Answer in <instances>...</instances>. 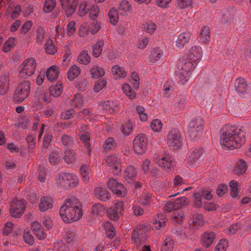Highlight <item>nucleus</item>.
Segmentation results:
<instances>
[{
  "mask_svg": "<svg viewBox=\"0 0 251 251\" xmlns=\"http://www.w3.org/2000/svg\"><path fill=\"white\" fill-rule=\"evenodd\" d=\"M246 141L243 127L226 125L222 129L220 144L225 148L233 150L240 147Z\"/></svg>",
  "mask_w": 251,
  "mask_h": 251,
  "instance_id": "1",
  "label": "nucleus"
},
{
  "mask_svg": "<svg viewBox=\"0 0 251 251\" xmlns=\"http://www.w3.org/2000/svg\"><path fill=\"white\" fill-rule=\"evenodd\" d=\"M82 206L75 197L67 200L59 210V215L65 223H69L78 221L82 216Z\"/></svg>",
  "mask_w": 251,
  "mask_h": 251,
  "instance_id": "2",
  "label": "nucleus"
},
{
  "mask_svg": "<svg viewBox=\"0 0 251 251\" xmlns=\"http://www.w3.org/2000/svg\"><path fill=\"white\" fill-rule=\"evenodd\" d=\"M55 184L61 188L70 189L77 186L78 180L77 176L73 174L60 172L55 176Z\"/></svg>",
  "mask_w": 251,
  "mask_h": 251,
  "instance_id": "3",
  "label": "nucleus"
},
{
  "mask_svg": "<svg viewBox=\"0 0 251 251\" xmlns=\"http://www.w3.org/2000/svg\"><path fill=\"white\" fill-rule=\"evenodd\" d=\"M195 66V64L189 60H183L177 64L176 73L181 83L184 84L188 81L190 72Z\"/></svg>",
  "mask_w": 251,
  "mask_h": 251,
  "instance_id": "4",
  "label": "nucleus"
},
{
  "mask_svg": "<svg viewBox=\"0 0 251 251\" xmlns=\"http://www.w3.org/2000/svg\"><path fill=\"white\" fill-rule=\"evenodd\" d=\"M204 120L201 117H197L192 120L188 127L189 136L192 140L200 138L204 128Z\"/></svg>",
  "mask_w": 251,
  "mask_h": 251,
  "instance_id": "5",
  "label": "nucleus"
},
{
  "mask_svg": "<svg viewBox=\"0 0 251 251\" xmlns=\"http://www.w3.org/2000/svg\"><path fill=\"white\" fill-rule=\"evenodd\" d=\"M36 68L35 60L32 57L27 58L22 63V67L19 72V76L25 79L31 76L34 74Z\"/></svg>",
  "mask_w": 251,
  "mask_h": 251,
  "instance_id": "6",
  "label": "nucleus"
},
{
  "mask_svg": "<svg viewBox=\"0 0 251 251\" xmlns=\"http://www.w3.org/2000/svg\"><path fill=\"white\" fill-rule=\"evenodd\" d=\"M30 83L29 81H24L20 83L15 90L13 99L15 101L22 102L26 98L30 92Z\"/></svg>",
  "mask_w": 251,
  "mask_h": 251,
  "instance_id": "7",
  "label": "nucleus"
},
{
  "mask_svg": "<svg viewBox=\"0 0 251 251\" xmlns=\"http://www.w3.org/2000/svg\"><path fill=\"white\" fill-rule=\"evenodd\" d=\"M167 143L170 148L176 150L182 144V139L179 131L176 128L171 129L167 137Z\"/></svg>",
  "mask_w": 251,
  "mask_h": 251,
  "instance_id": "8",
  "label": "nucleus"
},
{
  "mask_svg": "<svg viewBox=\"0 0 251 251\" xmlns=\"http://www.w3.org/2000/svg\"><path fill=\"white\" fill-rule=\"evenodd\" d=\"M148 143V140L144 134H138L133 141L134 151L137 154H142L147 148Z\"/></svg>",
  "mask_w": 251,
  "mask_h": 251,
  "instance_id": "9",
  "label": "nucleus"
},
{
  "mask_svg": "<svg viewBox=\"0 0 251 251\" xmlns=\"http://www.w3.org/2000/svg\"><path fill=\"white\" fill-rule=\"evenodd\" d=\"M154 159L160 167L165 170H170L173 166V158L168 154H156Z\"/></svg>",
  "mask_w": 251,
  "mask_h": 251,
  "instance_id": "10",
  "label": "nucleus"
},
{
  "mask_svg": "<svg viewBox=\"0 0 251 251\" xmlns=\"http://www.w3.org/2000/svg\"><path fill=\"white\" fill-rule=\"evenodd\" d=\"M124 204L123 202L116 201L113 206L107 210V214L110 219L112 220H118L122 215L124 210Z\"/></svg>",
  "mask_w": 251,
  "mask_h": 251,
  "instance_id": "11",
  "label": "nucleus"
},
{
  "mask_svg": "<svg viewBox=\"0 0 251 251\" xmlns=\"http://www.w3.org/2000/svg\"><path fill=\"white\" fill-rule=\"evenodd\" d=\"M25 208V201L23 199H16L11 203L10 213L12 217H21Z\"/></svg>",
  "mask_w": 251,
  "mask_h": 251,
  "instance_id": "12",
  "label": "nucleus"
},
{
  "mask_svg": "<svg viewBox=\"0 0 251 251\" xmlns=\"http://www.w3.org/2000/svg\"><path fill=\"white\" fill-rule=\"evenodd\" d=\"M202 49L199 46H193L187 49V58L196 65L202 57Z\"/></svg>",
  "mask_w": 251,
  "mask_h": 251,
  "instance_id": "13",
  "label": "nucleus"
},
{
  "mask_svg": "<svg viewBox=\"0 0 251 251\" xmlns=\"http://www.w3.org/2000/svg\"><path fill=\"white\" fill-rule=\"evenodd\" d=\"M107 185L113 193L119 197H123L126 194V189L124 186L113 178H109Z\"/></svg>",
  "mask_w": 251,
  "mask_h": 251,
  "instance_id": "14",
  "label": "nucleus"
},
{
  "mask_svg": "<svg viewBox=\"0 0 251 251\" xmlns=\"http://www.w3.org/2000/svg\"><path fill=\"white\" fill-rule=\"evenodd\" d=\"M131 238L137 248L139 249V245H143L147 239V235L144 228H137L132 232Z\"/></svg>",
  "mask_w": 251,
  "mask_h": 251,
  "instance_id": "15",
  "label": "nucleus"
},
{
  "mask_svg": "<svg viewBox=\"0 0 251 251\" xmlns=\"http://www.w3.org/2000/svg\"><path fill=\"white\" fill-rule=\"evenodd\" d=\"M203 149L201 148H194L187 153L185 161L189 165H193L197 163L200 159Z\"/></svg>",
  "mask_w": 251,
  "mask_h": 251,
  "instance_id": "16",
  "label": "nucleus"
},
{
  "mask_svg": "<svg viewBox=\"0 0 251 251\" xmlns=\"http://www.w3.org/2000/svg\"><path fill=\"white\" fill-rule=\"evenodd\" d=\"M80 140L85 145L89 155L91 153V145L90 143V134L87 127L85 126L81 127V130L79 133Z\"/></svg>",
  "mask_w": 251,
  "mask_h": 251,
  "instance_id": "17",
  "label": "nucleus"
},
{
  "mask_svg": "<svg viewBox=\"0 0 251 251\" xmlns=\"http://www.w3.org/2000/svg\"><path fill=\"white\" fill-rule=\"evenodd\" d=\"M62 9L64 11L65 14L71 16L75 11L76 7V2L71 0H59Z\"/></svg>",
  "mask_w": 251,
  "mask_h": 251,
  "instance_id": "18",
  "label": "nucleus"
},
{
  "mask_svg": "<svg viewBox=\"0 0 251 251\" xmlns=\"http://www.w3.org/2000/svg\"><path fill=\"white\" fill-rule=\"evenodd\" d=\"M118 103L117 101L108 100L99 104V110H101L103 113L109 112L112 113L118 109Z\"/></svg>",
  "mask_w": 251,
  "mask_h": 251,
  "instance_id": "19",
  "label": "nucleus"
},
{
  "mask_svg": "<svg viewBox=\"0 0 251 251\" xmlns=\"http://www.w3.org/2000/svg\"><path fill=\"white\" fill-rule=\"evenodd\" d=\"M191 34L189 32H184L180 33L176 41V46L179 50L183 49L190 41Z\"/></svg>",
  "mask_w": 251,
  "mask_h": 251,
  "instance_id": "20",
  "label": "nucleus"
},
{
  "mask_svg": "<svg viewBox=\"0 0 251 251\" xmlns=\"http://www.w3.org/2000/svg\"><path fill=\"white\" fill-rule=\"evenodd\" d=\"M53 206V200L50 197L43 196L41 197L38 204V208L40 211L45 212Z\"/></svg>",
  "mask_w": 251,
  "mask_h": 251,
  "instance_id": "21",
  "label": "nucleus"
},
{
  "mask_svg": "<svg viewBox=\"0 0 251 251\" xmlns=\"http://www.w3.org/2000/svg\"><path fill=\"white\" fill-rule=\"evenodd\" d=\"M9 87V74L7 72H3V75L0 77V94L4 95L6 94Z\"/></svg>",
  "mask_w": 251,
  "mask_h": 251,
  "instance_id": "22",
  "label": "nucleus"
},
{
  "mask_svg": "<svg viewBox=\"0 0 251 251\" xmlns=\"http://www.w3.org/2000/svg\"><path fill=\"white\" fill-rule=\"evenodd\" d=\"M216 238V234L212 231H206L201 235V243L203 246L209 247Z\"/></svg>",
  "mask_w": 251,
  "mask_h": 251,
  "instance_id": "23",
  "label": "nucleus"
},
{
  "mask_svg": "<svg viewBox=\"0 0 251 251\" xmlns=\"http://www.w3.org/2000/svg\"><path fill=\"white\" fill-rule=\"evenodd\" d=\"M235 88L238 94H245L248 90L246 81L243 78H237L234 82Z\"/></svg>",
  "mask_w": 251,
  "mask_h": 251,
  "instance_id": "24",
  "label": "nucleus"
},
{
  "mask_svg": "<svg viewBox=\"0 0 251 251\" xmlns=\"http://www.w3.org/2000/svg\"><path fill=\"white\" fill-rule=\"evenodd\" d=\"M154 197L151 193L144 192L139 199V202L146 207L151 206L154 201Z\"/></svg>",
  "mask_w": 251,
  "mask_h": 251,
  "instance_id": "25",
  "label": "nucleus"
},
{
  "mask_svg": "<svg viewBox=\"0 0 251 251\" xmlns=\"http://www.w3.org/2000/svg\"><path fill=\"white\" fill-rule=\"evenodd\" d=\"M210 38V28L208 26H203L198 37L199 41L202 44H207Z\"/></svg>",
  "mask_w": 251,
  "mask_h": 251,
  "instance_id": "26",
  "label": "nucleus"
},
{
  "mask_svg": "<svg viewBox=\"0 0 251 251\" xmlns=\"http://www.w3.org/2000/svg\"><path fill=\"white\" fill-rule=\"evenodd\" d=\"M96 196L103 201H105L109 199L110 194L105 188L97 187L95 189Z\"/></svg>",
  "mask_w": 251,
  "mask_h": 251,
  "instance_id": "27",
  "label": "nucleus"
},
{
  "mask_svg": "<svg viewBox=\"0 0 251 251\" xmlns=\"http://www.w3.org/2000/svg\"><path fill=\"white\" fill-rule=\"evenodd\" d=\"M111 71L115 79L125 78L127 75V72L125 68L120 67L119 65L114 66Z\"/></svg>",
  "mask_w": 251,
  "mask_h": 251,
  "instance_id": "28",
  "label": "nucleus"
},
{
  "mask_svg": "<svg viewBox=\"0 0 251 251\" xmlns=\"http://www.w3.org/2000/svg\"><path fill=\"white\" fill-rule=\"evenodd\" d=\"M59 75V69L56 66L50 67L47 71L46 75L49 81H53L55 80Z\"/></svg>",
  "mask_w": 251,
  "mask_h": 251,
  "instance_id": "29",
  "label": "nucleus"
},
{
  "mask_svg": "<svg viewBox=\"0 0 251 251\" xmlns=\"http://www.w3.org/2000/svg\"><path fill=\"white\" fill-rule=\"evenodd\" d=\"M136 176V171L132 166H128L125 172L124 177L127 183H130Z\"/></svg>",
  "mask_w": 251,
  "mask_h": 251,
  "instance_id": "30",
  "label": "nucleus"
},
{
  "mask_svg": "<svg viewBox=\"0 0 251 251\" xmlns=\"http://www.w3.org/2000/svg\"><path fill=\"white\" fill-rule=\"evenodd\" d=\"M80 73L81 69L80 67L74 65L70 67L68 73L67 77L70 81H73L79 76Z\"/></svg>",
  "mask_w": 251,
  "mask_h": 251,
  "instance_id": "31",
  "label": "nucleus"
},
{
  "mask_svg": "<svg viewBox=\"0 0 251 251\" xmlns=\"http://www.w3.org/2000/svg\"><path fill=\"white\" fill-rule=\"evenodd\" d=\"M247 164L244 160H239L236 164L233 172L235 174L240 175L245 173L247 170Z\"/></svg>",
  "mask_w": 251,
  "mask_h": 251,
  "instance_id": "32",
  "label": "nucleus"
},
{
  "mask_svg": "<svg viewBox=\"0 0 251 251\" xmlns=\"http://www.w3.org/2000/svg\"><path fill=\"white\" fill-rule=\"evenodd\" d=\"M106 234V236L110 239H113L115 237V229L111 223L106 221L102 224Z\"/></svg>",
  "mask_w": 251,
  "mask_h": 251,
  "instance_id": "33",
  "label": "nucleus"
},
{
  "mask_svg": "<svg viewBox=\"0 0 251 251\" xmlns=\"http://www.w3.org/2000/svg\"><path fill=\"white\" fill-rule=\"evenodd\" d=\"M45 50L49 54H54L57 52V47L52 40L49 39L47 40L45 45Z\"/></svg>",
  "mask_w": 251,
  "mask_h": 251,
  "instance_id": "34",
  "label": "nucleus"
},
{
  "mask_svg": "<svg viewBox=\"0 0 251 251\" xmlns=\"http://www.w3.org/2000/svg\"><path fill=\"white\" fill-rule=\"evenodd\" d=\"M79 171L82 180L88 182L90 179V168L86 165H82L80 167Z\"/></svg>",
  "mask_w": 251,
  "mask_h": 251,
  "instance_id": "35",
  "label": "nucleus"
},
{
  "mask_svg": "<svg viewBox=\"0 0 251 251\" xmlns=\"http://www.w3.org/2000/svg\"><path fill=\"white\" fill-rule=\"evenodd\" d=\"M77 157L76 152L73 150H66L64 152L63 159L68 164L73 163Z\"/></svg>",
  "mask_w": 251,
  "mask_h": 251,
  "instance_id": "36",
  "label": "nucleus"
},
{
  "mask_svg": "<svg viewBox=\"0 0 251 251\" xmlns=\"http://www.w3.org/2000/svg\"><path fill=\"white\" fill-rule=\"evenodd\" d=\"M17 43V39L14 37H10L4 43L2 50L4 52H7L10 51L14 48Z\"/></svg>",
  "mask_w": 251,
  "mask_h": 251,
  "instance_id": "37",
  "label": "nucleus"
},
{
  "mask_svg": "<svg viewBox=\"0 0 251 251\" xmlns=\"http://www.w3.org/2000/svg\"><path fill=\"white\" fill-rule=\"evenodd\" d=\"M156 25L151 21H148L142 24V28L145 32L152 34L156 29Z\"/></svg>",
  "mask_w": 251,
  "mask_h": 251,
  "instance_id": "38",
  "label": "nucleus"
},
{
  "mask_svg": "<svg viewBox=\"0 0 251 251\" xmlns=\"http://www.w3.org/2000/svg\"><path fill=\"white\" fill-rule=\"evenodd\" d=\"M50 94L54 97H59L63 91V87L61 84L57 83L56 85L51 86L49 88Z\"/></svg>",
  "mask_w": 251,
  "mask_h": 251,
  "instance_id": "39",
  "label": "nucleus"
},
{
  "mask_svg": "<svg viewBox=\"0 0 251 251\" xmlns=\"http://www.w3.org/2000/svg\"><path fill=\"white\" fill-rule=\"evenodd\" d=\"M174 246V240L170 237H167L163 241L161 249H162L163 251H172Z\"/></svg>",
  "mask_w": 251,
  "mask_h": 251,
  "instance_id": "40",
  "label": "nucleus"
},
{
  "mask_svg": "<svg viewBox=\"0 0 251 251\" xmlns=\"http://www.w3.org/2000/svg\"><path fill=\"white\" fill-rule=\"evenodd\" d=\"M105 161L107 166L110 168L111 167L115 166L116 164L121 162V160L118 156L116 155H109L105 158Z\"/></svg>",
  "mask_w": 251,
  "mask_h": 251,
  "instance_id": "41",
  "label": "nucleus"
},
{
  "mask_svg": "<svg viewBox=\"0 0 251 251\" xmlns=\"http://www.w3.org/2000/svg\"><path fill=\"white\" fill-rule=\"evenodd\" d=\"M61 142L63 146L70 147L74 145V139L72 136L64 134L61 136Z\"/></svg>",
  "mask_w": 251,
  "mask_h": 251,
  "instance_id": "42",
  "label": "nucleus"
},
{
  "mask_svg": "<svg viewBox=\"0 0 251 251\" xmlns=\"http://www.w3.org/2000/svg\"><path fill=\"white\" fill-rule=\"evenodd\" d=\"M90 73L92 77L95 78L102 76L105 74V71L102 68L96 66L91 68Z\"/></svg>",
  "mask_w": 251,
  "mask_h": 251,
  "instance_id": "43",
  "label": "nucleus"
},
{
  "mask_svg": "<svg viewBox=\"0 0 251 251\" xmlns=\"http://www.w3.org/2000/svg\"><path fill=\"white\" fill-rule=\"evenodd\" d=\"M122 89L124 93L130 99H134L136 97V93L134 92L133 90L131 88L130 86L127 83H125L122 85Z\"/></svg>",
  "mask_w": 251,
  "mask_h": 251,
  "instance_id": "44",
  "label": "nucleus"
},
{
  "mask_svg": "<svg viewBox=\"0 0 251 251\" xmlns=\"http://www.w3.org/2000/svg\"><path fill=\"white\" fill-rule=\"evenodd\" d=\"M56 2L55 0H45L43 6V10L45 13L51 12L55 7Z\"/></svg>",
  "mask_w": 251,
  "mask_h": 251,
  "instance_id": "45",
  "label": "nucleus"
},
{
  "mask_svg": "<svg viewBox=\"0 0 251 251\" xmlns=\"http://www.w3.org/2000/svg\"><path fill=\"white\" fill-rule=\"evenodd\" d=\"M103 45V41H99L93 46V55L94 56L98 57L100 56L102 51Z\"/></svg>",
  "mask_w": 251,
  "mask_h": 251,
  "instance_id": "46",
  "label": "nucleus"
},
{
  "mask_svg": "<svg viewBox=\"0 0 251 251\" xmlns=\"http://www.w3.org/2000/svg\"><path fill=\"white\" fill-rule=\"evenodd\" d=\"M91 61V57L88 53L86 50L82 51L78 58V61L80 64L83 65H88Z\"/></svg>",
  "mask_w": 251,
  "mask_h": 251,
  "instance_id": "47",
  "label": "nucleus"
},
{
  "mask_svg": "<svg viewBox=\"0 0 251 251\" xmlns=\"http://www.w3.org/2000/svg\"><path fill=\"white\" fill-rule=\"evenodd\" d=\"M83 104V98L79 93L76 94L74 99L71 100V105L74 107H80Z\"/></svg>",
  "mask_w": 251,
  "mask_h": 251,
  "instance_id": "48",
  "label": "nucleus"
},
{
  "mask_svg": "<svg viewBox=\"0 0 251 251\" xmlns=\"http://www.w3.org/2000/svg\"><path fill=\"white\" fill-rule=\"evenodd\" d=\"M45 30L43 27L39 26L36 30V42L39 45H41L45 38Z\"/></svg>",
  "mask_w": 251,
  "mask_h": 251,
  "instance_id": "49",
  "label": "nucleus"
},
{
  "mask_svg": "<svg viewBox=\"0 0 251 251\" xmlns=\"http://www.w3.org/2000/svg\"><path fill=\"white\" fill-rule=\"evenodd\" d=\"M110 22L113 25H116L119 21V13L115 9H111L108 13Z\"/></svg>",
  "mask_w": 251,
  "mask_h": 251,
  "instance_id": "50",
  "label": "nucleus"
},
{
  "mask_svg": "<svg viewBox=\"0 0 251 251\" xmlns=\"http://www.w3.org/2000/svg\"><path fill=\"white\" fill-rule=\"evenodd\" d=\"M172 108L176 114L181 112L185 108V100L181 99L176 100Z\"/></svg>",
  "mask_w": 251,
  "mask_h": 251,
  "instance_id": "51",
  "label": "nucleus"
},
{
  "mask_svg": "<svg viewBox=\"0 0 251 251\" xmlns=\"http://www.w3.org/2000/svg\"><path fill=\"white\" fill-rule=\"evenodd\" d=\"M192 0H176V6L178 8L184 9L192 7Z\"/></svg>",
  "mask_w": 251,
  "mask_h": 251,
  "instance_id": "52",
  "label": "nucleus"
},
{
  "mask_svg": "<svg viewBox=\"0 0 251 251\" xmlns=\"http://www.w3.org/2000/svg\"><path fill=\"white\" fill-rule=\"evenodd\" d=\"M88 3L86 1H82L79 5L78 14L79 16L83 17L88 13V11L89 10L88 7Z\"/></svg>",
  "mask_w": 251,
  "mask_h": 251,
  "instance_id": "53",
  "label": "nucleus"
},
{
  "mask_svg": "<svg viewBox=\"0 0 251 251\" xmlns=\"http://www.w3.org/2000/svg\"><path fill=\"white\" fill-rule=\"evenodd\" d=\"M230 192L232 197L236 198L238 196V188L237 182L236 180H233L229 182Z\"/></svg>",
  "mask_w": 251,
  "mask_h": 251,
  "instance_id": "54",
  "label": "nucleus"
},
{
  "mask_svg": "<svg viewBox=\"0 0 251 251\" xmlns=\"http://www.w3.org/2000/svg\"><path fill=\"white\" fill-rule=\"evenodd\" d=\"M192 223L194 226H201L204 223L203 216L200 214H197L193 216Z\"/></svg>",
  "mask_w": 251,
  "mask_h": 251,
  "instance_id": "55",
  "label": "nucleus"
},
{
  "mask_svg": "<svg viewBox=\"0 0 251 251\" xmlns=\"http://www.w3.org/2000/svg\"><path fill=\"white\" fill-rule=\"evenodd\" d=\"M228 247V241L225 239L220 240L215 248V251H226Z\"/></svg>",
  "mask_w": 251,
  "mask_h": 251,
  "instance_id": "56",
  "label": "nucleus"
},
{
  "mask_svg": "<svg viewBox=\"0 0 251 251\" xmlns=\"http://www.w3.org/2000/svg\"><path fill=\"white\" fill-rule=\"evenodd\" d=\"M151 127L155 132H160L162 128V124L159 119H154L151 123Z\"/></svg>",
  "mask_w": 251,
  "mask_h": 251,
  "instance_id": "57",
  "label": "nucleus"
},
{
  "mask_svg": "<svg viewBox=\"0 0 251 251\" xmlns=\"http://www.w3.org/2000/svg\"><path fill=\"white\" fill-rule=\"evenodd\" d=\"M61 153L59 152H52L49 157V160L50 164H55L58 163L60 160Z\"/></svg>",
  "mask_w": 251,
  "mask_h": 251,
  "instance_id": "58",
  "label": "nucleus"
},
{
  "mask_svg": "<svg viewBox=\"0 0 251 251\" xmlns=\"http://www.w3.org/2000/svg\"><path fill=\"white\" fill-rule=\"evenodd\" d=\"M90 31V27L88 24L83 23L80 26L78 34L80 37H84L88 35Z\"/></svg>",
  "mask_w": 251,
  "mask_h": 251,
  "instance_id": "59",
  "label": "nucleus"
},
{
  "mask_svg": "<svg viewBox=\"0 0 251 251\" xmlns=\"http://www.w3.org/2000/svg\"><path fill=\"white\" fill-rule=\"evenodd\" d=\"M130 81L132 84L133 87L135 89H138L139 87L140 78L138 74L136 72H133L131 74Z\"/></svg>",
  "mask_w": 251,
  "mask_h": 251,
  "instance_id": "60",
  "label": "nucleus"
},
{
  "mask_svg": "<svg viewBox=\"0 0 251 251\" xmlns=\"http://www.w3.org/2000/svg\"><path fill=\"white\" fill-rule=\"evenodd\" d=\"M99 8L96 4L92 5L90 8L89 16L90 18L94 20L96 19L99 15Z\"/></svg>",
  "mask_w": 251,
  "mask_h": 251,
  "instance_id": "61",
  "label": "nucleus"
},
{
  "mask_svg": "<svg viewBox=\"0 0 251 251\" xmlns=\"http://www.w3.org/2000/svg\"><path fill=\"white\" fill-rule=\"evenodd\" d=\"M136 110L137 111L140 120L143 122L147 121L148 120L147 114L145 112V109L144 107L142 106L138 105L136 107Z\"/></svg>",
  "mask_w": 251,
  "mask_h": 251,
  "instance_id": "62",
  "label": "nucleus"
},
{
  "mask_svg": "<svg viewBox=\"0 0 251 251\" xmlns=\"http://www.w3.org/2000/svg\"><path fill=\"white\" fill-rule=\"evenodd\" d=\"M163 87V95L168 98L172 94L174 88L173 86L168 82L164 83Z\"/></svg>",
  "mask_w": 251,
  "mask_h": 251,
  "instance_id": "63",
  "label": "nucleus"
},
{
  "mask_svg": "<svg viewBox=\"0 0 251 251\" xmlns=\"http://www.w3.org/2000/svg\"><path fill=\"white\" fill-rule=\"evenodd\" d=\"M76 31L75 23L74 21L70 22L67 26V34L68 36H73Z\"/></svg>",
  "mask_w": 251,
  "mask_h": 251,
  "instance_id": "64",
  "label": "nucleus"
}]
</instances>
